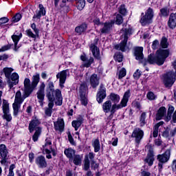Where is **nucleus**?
<instances>
[{
	"label": "nucleus",
	"mask_w": 176,
	"mask_h": 176,
	"mask_svg": "<svg viewBox=\"0 0 176 176\" xmlns=\"http://www.w3.org/2000/svg\"><path fill=\"white\" fill-rule=\"evenodd\" d=\"M131 94L130 92V89H128L124 94L121 99L119 104H113L111 100H107L105 102L102 104V111L104 113H109L112 116L115 115L116 111H119V109H122V108H126L127 107V102H129V99Z\"/></svg>",
	"instance_id": "f257e3e1"
},
{
	"label": "nucleus",
	"mask_w": 176,
	"mask_h": 176,
	"mask_svg": "<svg viewBox=\"0 0 176 176\" xmlns=\"http://www.w3.org/2000/svg\"><path fill=\"white\" fill-rule=\"evenodd\" d=\"M46 97L47 100H55L56 105H63V95L58 89H54V83L50 81L46 89Z\"/></svg>",
	"instance_id": "f03ea898"
},
{
	"label": "nucleus",
	"mask_w": 176,
	"mask_h": 176,
	"mask_svg": "<svg viewBox=\"0 0 176 176\" xmlns=\"http://www.w3.org/2000/svg\"><path fill=\"white\" fill-rule=\"evenodd\" d=\"M32 93L28 89L24 87V93L21 95V91H18L15 94L14 102L12 104L14 116L19 115V110L21 107V104L24 102L25 98L30 97Z\"/></svg>",
	"instance_id": "7ed1b4c3"
},
{
	"label": "nucleus",
	"mask_w": 176,
	"mask_h": 176,
	"mask_svg": "<svg viewBox=\"0 0 176 176\" xmlns=\"http://www.w3.org/2000/svg\"><path fill=\"white\" fill-rule=\"evenodd\" d=\"M170 56V50H159L157 51V56H153L149 55L147 59V63L149 64H157V65H163L166 58Z\"/></svg>",
	"instance_id": "20e7f679"
},
{
	"label": "nucleus",
	"mask_w": 176,
	"mask_h": 176,
	"mask_svg": "<svg viewBox=\"0 0 176 176\" xmlns=\"http://www.w3.org/2000/svg\"><path fill=\"white\" fill-rule=\"evenodd\" d=\"M41 124V120H38L36 117L34 116L29 124V131L30 133H33L34 130V133L32 135V140L34 142H38L41 135L42 134V128L38 126Z\"/></svg>",
	"instance_id": "39448f33"
},
{
	"label": "nucleus",
	"mask_w": 176,
	"mask_h": 176,
	"mask_svg": "<svg viewBox=\"0 0 176 176\" xmlns=\"http://www.w3.org/2000/svg\"><path fill=\"white\" fill-rule=\"evenodd\" d=\"M121 32L124 33V40L121 41L119 45H115V49L116 50H121V52H126L129 50L130 47H132L133 45L127 46V41H129V36L133 34V30L131 28H122Z\"/></svg>",
	"instance_id": "423d86ee"
},
{
	"label": "nucleus",
	"mask_w": 176,
	"mask_h": 176,
	"mask_svg": "<svg viewBox=\"0 0 176 176\" xmlns=\"http://www.w3.org/2000/svg\"><path fill=\"white\" fill-rule=\"evenodd\" d=\"M40 80L41 75L38 73H35L32 77V82L30 78H25L23 81L24 88L32 94V91L38 87Z\"/></svg>",
	"instance_id": "0eeeda50"
},
{
	"label": "nucleus",
	"mask_w": 176,
	"mask_h": 176,
	"mask_svg": "<svg viewBox=\"0 0 176 176\" xmlns=\"http://www.w3.org/2000/svg\"><path fill=\"white\" fill-rule=\"evenodd\" d=\"M173 68L175 72H169L162 76V80L166 87H171L175 82L176 76V60L173 63Z\"/></svg>",
	"instance_id": "6e6552de"
},
{
	"label": "nucleus",
	"mask_w": 176,
	"mask_h": 176,
	"mask_svg": "<svg viewBox=\"0 0 176 176\" xmlns=\"http://www.w3.org/2000/svg\"><path fill=\"white\" fill-rule=\"evenodd\" d=\"M3 113L2 118L4 120H6V122H12V114H10V111L9 109V102H8V100H3Z\"/></svg>",
	"instance_id": "1a4fd4ad"
},
{
	"label": "nucleus",
	"mask_w": 176,
	"mask_h": 176,
	"mask_svg": "<svg viewBox=\"0 0 176 176\" xmlns=\"http://www.w3.org/2000/svg\"><path fill=\"white\" fill-rule=\"evenodd\" d=\"M107 98V89L103 85V84H100L98 91L96 95V100L98 104H101L104 100Z\"/></svg>",
	"instance_id": "9d476101"
},
{
	"label": "nucleus",
	"mask_w": 176,
	"mask_h": 176,
	"mask_svg": "<svg viewBox=\"0 0 176 176\" xmlns=\"http://www.w3.org/2000/svg\"><path fill=\"white\" fill-rule=\"evenodd\" d=\"M8 148L5 144H0V163L1 165L6 164L8 162Z\"/></svg>",
	"instance_id": "9b49d317"
},
{
	"label": "nucleus",
	"mask_w": 176,
	"mask_h": 176,
	"mask_svg": "<svg viewBox=\"0 0 176 176\" xmlns=\"http://www.w3.org/2000/svg\"><path fill=\"white\" fill-rule=\"evenodd\" d=\"M31 28L33 30L34 32L31 29L26 30V34L29 36V38H32V39H36V38H39V29L36 28V24L32 23Z\"/></svg>",
	"instance_id": "f8f14e48"
},
{
	"label": "nucleus",
	"mask_w": 176,
	"mask_h": 176,
	"mask_svg": "<svg viewBox=\"0 0 176 176\" xmlns=\"http://www.w3.org/2000/svg\"><path fill=\"white\" fill-rule=\"evenodd\" d=\"M131 137L132 138H135L136 144H140L141 140L144 138V131L141 130L140 128H136L133 130Z\"/></svg>",
	"instance_id": "ddd939ff"
},
{
	"label": "nucleus",
	"mask_w": 176,
	"mask_h": 176,
	"mask_svg": "<svg viewBox=\"0 0 176 176\" xmlns=\"http://www.w3.org/2000/svg\"><path fill=\"white\" fill-rule=\"evenodd\" d=\"M69 72L68 69L63 70L56 74V79H59V86L63 89L64 83L67 80V75Z\"/></svg>",
	"instance_id": "4468645a"
},
{
	"label": "nucleus",
	"mask_w": 176,
	"mask_h": 176,
	"mask_svg": "<svg viewBox=\"0 0 176 176\" xmlns=\"http://www.w3.org/2000/svg\"><path fill=\"white\" fill-rule=\"evenodd\" d=\"M45 87H46L45 82H41L36 92L37 98L40 104H42L45 100Z\"/></svg>",
	"instance_id": "2eb2a0df"
},
{
	"label": "nucleus",
	"mask_w": 176,
	"mask_h": 176,
	"mask_svg": "<svg viewBox=\"0 0 176 176\" xmlns=\"http://www.w3.org/2000/svg\"><path fill=\"white\" fill-rule=\"evenodd\" d=\"M80 60L83 61V63L81 65V68H89L94 63V58L93 57H90L89 59H87V56L86 54H83L80 56Z\"/></svg>",
	"instance_id": "dca6fc26"
},
{
	"label": "nucleus",
	"mask_w": 176,
	"mask_h": 176,
	"mask_svg": "<svg viewBox=\"0 0 176 176\" xmlns=\"http://www.w3.org/2000/svg\"><path fill=\"white\" fill-rule=\"evenodd\" d=\"M35 163L39 168H46V167H47L46 158H45V156L43 155L36 157L35 159Z\"/></svg>",
	"instance_id": "f3484780"
},
{
	"label": "nucleus",
	"mask_w": 176,
	"mask_h": 176,
	"mask_svg": "<svg viewBox=\"0 0 176 176\" xmlns=\"http://www.w3.org/2000/svg\"><path fill=\"white\" fill-rule=\"evenodd\" d=\"M54 129L56 131H64V126L65 123L64 122V119L58 118L56 122H54Z\"/></svg>",
	"instance_id": "a211bd4d"
},
{
	"label": "nucleus",
	"mask_w": 176,
	"mask_h": 176,
	"mask_svg": "<svg viewBox=\"0 0 176 176\" xmlns=\"http://www.w3.org/2000/svg\"><path fill=\"white\" fill-rule=\"evenodd\" d=\"M80 98L82 105H87V98L86 97V87L81 85L80 87Z\"/></svg>",
	"instance_id": "6ab92c4d"
},
{
	"label": "nucleus",
	"mask_w": 176,
	"mask_h": 176,
	"mask_svg": "<svg viewBox=\"0 0 176 176\" xmlns=\"http://www.w3.org/2000/svg\"><path fill=\"white\" fill-rule=\"evenodd\" d=\"M89 49L95 58L96 60H101V56L100 55V48L97 47L96 44H91Z\"/></svg>",
	"instance_id": "aec40b11"
},
{
	"label": "nucleus",
	"mask_w": 176,
	"mask_h": 176,
	"mask_svg": "<svg viewBox=\"0 0 176 176\" xmlns=\"http://www.w3.org/2000/svg\"><path fill=\"white\" fill-rule=\"evenodd\" d=\"M133 54L136 60H139V61H141V60L144 59V54L142 53L144 52V47H135L133 49Z\"/></svg>",
	"instance_id": "412c9836"
},
{
	"label": "nucleus",
	"mask_w": 176,
	"mask_h": 176,
	"mask_svg": "<svg viewBox=\"0 0 176 176\" xmlns=\"http://www.w3.org/2000/svg\"><path fill=\"white\" fill-rule=\"evenodd\" d=\"M170 155H171V152L170 151V150H166L165 151V153L162 155H158L157 160H159L160 163H167V162H168L170 159Z\"/></svg>",
	"instance_id": "4be33fe9"
},
{
	"label": "nucleus",
	"mask_w": 176,
	"mask_h": 176,
	"mask_svg": "<svg viewBox=\"0 0 176 176\" xmlns=\"http://www.w3.org/2000/svg\"><path fill=\"white\" fill-rule=\"evenodd\" d=\"M39 10L36 11V14L33 16V20L39 19L42 17V16H46V10L43 5L39 4L38 5Z\"/></svg>",
	"instance_id": "5701e85b"
},
{
	"label": "nucleus",
	"mask_w": 176,
	"mask_h": 176,
	"mask_svg": "<svg viewBox=\"0 0 176 176\" xmlns=\"http://www.w3.org/2000/svg\"><path fill=\"white\" fill-rule=\"evenodd\" d=\"M113 24H115V21L104 23L103 28L100 30L101 34H108L112 29Z\"/></svg>",
	"instance_id": "b1692460"
},
{
	"label": "nucleus",
	"mask_w": 176,
	"mask_h": 176,
	"mask_svg": "<svg viewBox=\"0 0 176 176\" xmlns=\"http://www.w3.org/2000/svg\"><path fill=\"white\" fill-rule=\"evenodd\" d=\"M168 26L171 30H174L176 27V12L171 13L169 16V19L168 21Z\"/></svg>",
	"instance_id": "393cba45"
},
{
	"label": "nucleus",
	"mask_w": 176,
	"mask_h": 176,
	"mask_svg": "<svg viewBox=\"0 0 176 176\" xmlns=\"http://www.w3.org/2000/svg\"><path fill=\"white\" fill-rule=\"evenodd\" d=\"M11 81L8 82V85L10 89H12L14 85H17L19 83V74L17 73H13L11 76H10Z\"/></svg>",
	"instance_id": "a878e982"
},
{
	"label": "nucleus",
	"mask_w": 176,
	"mask_h": 176,
	"mask_svg": "<svg viewBox=\"0 0 176 176\" xmlns=\"http://www.w3.org/2000/svg\"><path fill=\"white\" fill-rule=\"evenodd\" d=\"M90 85L94 89H96L98 85H100V78L97 76V74H94L90 77Z\"/></svg>",
	"instance_id": "bb28decb"
},
{
	"label": "nucleus",
	"mask_w": 176,
	"mask_h": 176,
	"mask_svg": "<svg viewBox=\"0 0 176 176\" xmlns=\"http://www.w3.org/2000/svg\"><path fill=\"white\" fill-rule=\"evenodd\" d=\"M22 36H23V34L21 33H20L19 35L13 34L12 36V39L14 43V52H17V50L20 49V45H17V44L19 43V41H20V39H21Z\"/></svg>",
	"instance_id": "cd10ccee"
},
{
	"label": "nucleus",
	"mask_w": 176,
	"mask_h": 176,
	"mask_svg": "<svg viewBox=\"0 0 176 176\" xmlns=\"http://www.w3.org/2000/svg\"><path fill=\"white\" fill-rule=\"evenodd\" d=\"M48 107L45 108V113L46 116L50 117L52 116V113L53 112V107H54V101H56V100H48Z\"/></svg>",
	"instance_id": "c85d7f7f"
},
{
	"label": "nucleus",
	"mask_w": 176,
	"mask_h": 176,
	"mask_svg": "<svg viewBox=\"0 0 176 176\" xmlns=\"http://www.w3.org/2000/svg\"><path fill=\"white\" fill-rule=\"evenodd\" d=\"M64 153L65 156L67 157V159L69 160V161H72V159H74V157L75 156V153H76V151L72 148H66L64 151Z\"/></svg>",
	"instance_id": "c756f323"
},
{
	"label": "nucleus",
	"mask_w": 176,
	"mask_h": 176,
	"mask_svg": "<svg viewBox=\"0 0 176 176\" xmlns=\"http://www.w3.org/2000/svg\"><path fill=\"white\" fill-rule=\"evenodd\" d=\"M167 112V110L166 109V107H162L159 109L157 116H156V120H162L164 116H166V113Z\"/></svg>",
	"instance_id": "7c9ffc66"
},
{
	"label": "nucleus",
	"mask_w": 176,
	"mask_h": 176,
	"mask_svg": "<svg viewBox=\"0 0 176 176\" xmlns=\"http://www.w3.org/2000/svg\"><path fill=\"white\" fill-rule=\"evenodd\" d=\"M87 30V24L82 23L80 25L76 27L75 31L78 35H82Z\"/></svg>",
	"instance_id": "2f4dec72"
},
{
	"label": "nucleus",
	"mask_w": 176,
	"mask_h": 176,
	"mask_svg": "<svg viewBox=\"0 0 176 176\" xmlns=\"http://www.w3.org/2000/svg\"><path fill=\"white\" fill-rule=\"evenodd\" d=\"M52 142L50 140H46V142L44 146H43V150L46 153H47L46 157L47 159H52V155H50V150L46 146H49V148H51Z\"/></svg>",
	"instance_id": "473e14b6"
},
{
	"label": "nucleus",
	"mask_w": 176,
	"mask_h": 176,
	"mask_svg": "<svg viewBox=\"0 0 176 176\" xmlns=\"http://www.w3.org/2000/svg\"><path fill=\"white\" fill-rule=\"evenodd\" d=\"M109 99L110 101L113 102V104H119V102L120 101V96L115 93H111L109 95Z\"/></svg>",
	"instance_id": "72a5a7b5"
},
{
	"label": "nucleus",
	"mask_w": 176,
	"mask_h": 176,
	"mask_svg": "<svg viewBox=\"0 0 176 176\" xmlns=\"http://www.w3.org/2000/svg\"><path fill=\"white\" fill-rule=\"evenodd\" d=\"M82 123H83V118H79L76 120H73L72 122V125L75 129V131H78V129L82 126Z\"/></svg>",
	"instance_id": "f704fd0d"
},
{
	"label": "nucleus",
	"mask_w": 176,
	"mask_h": 176,
	"mask_svg": "<svg viewBox=\"0 0 176 176\" xmlns=\"http://www.w3.org/2000/svg\"><path fill=\"white\" fill-rule=\"evenodd\" d=\"M82 159H83L82 155L76 154L73 157L72 161L76 166H80V164H82Z\"/></svg>",
	"instance_id": "c9c22d12"
},
{
	"label": "nucleus",
	"mask_w": 176,
	"mask_h": 176,
	"mask_svg": "<svg viewBox=\"0 0 176 176\" xmlns=\"http://www.w3.org/2000/svg\"><path fill=\"white\" fill-rule=\"evenodd\" d=\"M76 3L77 6V9L78 10H83L85 6H86V1L85 0H76Z\"/></svg>",
	"instance_id": "e433bc0d"
},
{
	"label": "nucleus",
	"mask_w": 176,
	"mask_h": 176,
	"mask_svg": "<svg viewBox=\"0 0 176 176\" xmlns=\"http://www.w3.org/2000/svg\"><path fill=\"white\" fill-rule=\"evenodd\" d=\"M169 14H170V10L166 7L160 9V17H168Z\"/></svg>",
	"instance_id": "4c0bfd02"
},
{
	"label": "nucleus",
	"mask_w": 176,
	"mask_h": 176,
	"mask_svg": "<svg viewBox=\"0 0 176 176\" xmlns=\"http://www.w3.org/2000/svg\"><path fill=\"white\" fill-rule=\"evenodd\" d=\"M92 146L94 148V152H100V140L96 139L92 141Z\"/></svg>",
	"instance_id": "58836bf2"
},
{
	"label": "nucleus",
	"mask_w": 176,
	"mask_h": 176,
	"mask_svg": "<svg viewBox=\"0 0 176 176\" xmlns=\"http://www.w3.org/2000/svg\"><path fill=\"white\" fill-rule=\"evenodd\" d=\"M3 73L5 74L6 78H8V79H10V75L14 69L12 67H4L3 69Z\"/></svg>",
	"instance_id": "ea45409f"
},
{
	"label": "nucleus",
	"mask_w": 176,
	"mask_h": 176,
	"mask_svg": "<svg viewBox=\"0 0 176 176\" xmlns=\"http://www.w3.org/2000/svg\"><path fill=\"white\" fill-rule=\"evenodd\" d=\"M82 170L84 171H89L90 170V160H89L88 157H85V161H84V165L82 167Z\"/></svg>",
	"instance_id": "a19ab883"
},
{
	"label": "nucleus",
	"mask_w": 176,
	"mask_h": 176,
	"mask_svg": "<svg viewBox=\"0 0 176 176\" xmlns=\"http://www.w3.org/2000/svg\"><path fill=\"white\" fill-rule=\"evenodd\" d=\"M162 124H163V122L161 121L155 125L153 132V136L154 137V138H156V137H157V135L159 134V127H160Z\"/></svg>",
	"instance_id": "79ce46f5"
},
{
	"label": "nucleus",
	"mask_w": 176,
	"mask_h": 176,
	"mask_svg": "<svg viewBox=\"0 0 176 176\" xmlns=\"http://www.w3.org/2000/svg\"><path fill=\"white\" fill-rule=\"evenodd\" d=\"M114 16H116L115 20L113 21L114 23H116L117 25H120L121 24H122L123 16H122L120 14H116Z\"/></svg>",
	"instance_id": "37998d69"
},
{
	"label": "nucleus",
	"mask_w": 176,
	"mask_h": 176,
	"mask_svg": "<svg viewBox=\"0 0 176 176\" xmlns=\"http://www.w3.org/2000/svg\"><path fill=\"white\" fill-rule=\"evenodd\" d=\"M151 21H152V20L148 18L146 15H143L140 19L142 25H146V24H150Z\"/></svg>",
	"instance_id": "c03bdc74"
},
{
	"label": "nucleus",
	"mask_w": 176,
	"mask_h": 176,
	"mask_svg": "<svg viewBox=\"0 0 176 176\" xmlns=\"http://www.w3.org/2000/svg\"><path fill=\"white\" fill-rule=\"evenodd\" d=\"M145 119H146V113L143 112L140 118V122L141 126H145V124H146V121L145 120Z\"/></svg>",
	"instance_id": "a18cd8bd"
},
{
	"label": "nucleus",
	"mask_w": 176,
	"mask_h": 176,
	"mask_svg": "<svg viewBox=\"0 0 176 176\" xmlns=\"http://www.w3.org/2000/svg\"><path fill=\"white\" fill-rule=\"evenodd\" d=\"M167 41V38H166L165 36L162 38L160 45L162 49H167V47H168V41Z\"/></svg>",
	"instance_id": "49530a36"
},
{
	"label": "nucleus",
	"mask_w": 176,
	"mask_h": 176,
	"mask_svg": "<svg viewBox=\"0 0 176 176\" xmlns=\"http://www.w3.org/2000/svg\"><path fill=\"white\" fill-rule=\"evenodd\" d=\"M145 163H147L148 166H152L153 164V162H155V158L153 155H148L146 158L144 160Z\"/></svg>",
	"instance_id": "de8ad7c7"
},
{
	"label": "nucleus",
	"mask_w": 176,
	"mask_h": 176,
	"mask_svg": "<svg viewBox=\"0 0 176 176\" xmlns=\"http://www.w3.org/2000/svg\"><path fill=\"white\" fill-rule=\"evenodd\" d=\"M174 109H175L174 107L169 106V107L168 109L167 116H166L167 120H171V115H173V113L174 112Z\"/></svg>",
	"instance_id": "09e8293b"
},
{
	"label": "nucleus",
	"mask_w": 176,
	"mask_h": 176,
	"mask_svg": "<svg viewBox=\"0 0 176 176\" xmlns=\"http://www.w3.org/2000/svg\"><path fill=\"white\" fill-rule=\"evenodd\" d=\"M118 12L122 16H126V14H127V10L126 9V6L123 4L118 8Z\"/></svg>",
	"instance_id": "8fccbe9b"
},
{
	"label": "nucleus",
	"mask_w": 176,
	"mask_h": 176,
	"mask_svg": "<svg viewBox=\"0 0 176 176\" xmlns=\"http://www.w3.org/2000/svg\"><path fill=\"white\" fill-rule=\"evenodd\" d=\"M145 15L146 17L149 18L150 20H152L153 19V9L149 8L146 10Z\"/></svg>",
	"instance_id": "3c124183"
},
{
	"label": "nucleus",
	"mask_w": 176,
	"mask_h": 176,
	"mask_svg": "<svg viewBox=\"0 0 176 176\" xmlns=\"http://www.w3.org/2000/svg\"><path fill=\"white\" fill-rule=\"evenodd\" d=\"M114 57L116 61H118V63H122L123 61V54H122V53H116Z\"/></svg>",
	"instance_id": "603ef678"
},
{
	"label": "nucleus",
	"mask_w": 176,
	"mask_h": 176,
	"mask_svg": "<svg viewBox=\"0 0 176 176\" xmlns=\"http://www.w3.org/2000/svg\"><path fill=\"white\" fill-rule=\"evenodd\" d=\"M126 71L124 68L121 69V70L118 72V79H123L124 76H126Z\"/></svg>",
	"instance_id": "864d4df0"
},
{
	"label": "nucleus",
	"mask_w": 176,
	"mask_h": 176,
	"mask_svg": "<svg viewBox=\"0 0 176 176\" xmlns=\"http://www.w3.org/2000/svg\"><path fill=\"white\" fill-rule=\"evenodd\" d=\"M14 168H16V165L11 164L10 166L9 173H8V175L7 176H14V172L13 171V170H14Z\"/></svg>",
	"instance_id": "5fc2aeb1"
},
{
	"label": "nucleus",
	"mask_w": 176,
	"mask_h": 176,
	"mask_svg": "<svg viewBox=\"0 0 176 176\" xmlns=\"http://www.w3.org/2000/svg\"><path fill=\"white\" fill-rule=\"evenodd\" d=\"M132 107L137 108V109H141V102L138 100H134L132 102Z\"/></svg>",
	"instance_id": "6e6d98bb"
},
{
	"label": "nucleus",
	"mask_w": 176,
	"mask_h": 176,
	"mask_svg": "<svg viewBox=\"0 0 176 176\" xmlns=\"http://www.w3.org/2000/svg\"><path fill=\"white\" fill-rule=\"evenodd\" d=\"M12 23H18L21 20V15L20 14H16L14 17L12 19Z\"/></svg>",
	"instance_id": "4d7b16f0"
},
{
	"label": "nucleus",
	"mask_w": 176,
	"mask_h": 176,
	"mask_svg": "<svg viewBox=\"0 0 176 176\" xmlns=\"http://www.w3.org/2000/svg\"><path fill=\"white\" fill-rule=\"evenodd\" d=\"M147 98L150 100H156V95L153 92L150 91L147 94Z\"/></svg>",
	"instance_id": "13d9d810"
},
{
	"label": "nucleus",
	"mask_w": 176,
	"mask_h": 176,
	"mask_svg": "<svg viewBox=\"0 0 176 176\" xmlns=\"http://www.w3.org/2000/svg\"><path fill=\"white\" fill-rule=\"evenodd\" d=\"M140 76H141V72L140 71V69H137L135 72L133 74V78L137 80L140 79Z\"/></svg>",
	"instance_id": "bf43d9fd"
},
{
	"label": "nucleus",
	"mask_w": 176,
	"mask_h": 176,
	"mask_svg": "<svg viewBox=\"0 0 176 176\" xmlns=\"http://www.w3.org/2000/svg\"><path fill=\"white\" fill-rule=\"evenodd\" d=\"M91 167L92 170H97V168H98L99 165H98V164L94 162V160H92L91 163Z\"/></svg>",
	"instance_id": "052dcab7"
},
{
	"label": "nucleus",
	"mask_w": 176,
	"mask_h": 176,
	"mask_svg": "<svg viewBox=\"0 0 176 176\" xmlns=\"http://www.w3.org/2000/svg\"><path fill=\"white\" fill-rule=\"evenodd\" d=\"M9 22V19L7 17H3L0 19V25H2L3 24H6V23Z\"/></svg>",
	"instance_id": "680f3d73"
},
{
	"label": "nucleus",
	"mask_w": 176,
	"mask_h": 176,
	"mask_svg": "<svg viewBox=\"0 0 176 176\" xmlns=\"http://www.w3.org/2000/svg\"><path fill=\"white\" fill-rule=\"evenodd\" d=\"M12 46L10 45H4L0 49V53L2 52H6V50H9Z\"/></svg>",
	"instance_id": "e2e57ef3"
},
{
	"label": "nucleus",
	"mask_w": 176,
	"mask_h": 176,
	"mask_svg": "<svg viewBox=\"0 0 176 176\" xmlns=\"http://www.w3.org/2000/svg\"><path fill=\"white\" fill-rule=\"evenodd\" d=\"M157 46H159V41L155 40V41L153 42L152 48H153L154 50H156V49H157Z\"/></svg>",
	"instance_id": "0e129e2a"
},
{
	"label": "nucleus",
	"mask_w": 176,
	"mask_h": 176,
	"mask_svg": "<svg viewBox=\"0 0 176 176\" xmlns=\"http://www.w3.org/2000/svg\"><path fill=\"white\" fill-rule=\"evenodd\" d=\"M34 157H35V155L34 154V153H29V160L30 163H32V162H34Z\"/></svg>",
	"instance_id": "69168bd1"
},
{
	"label": "nucleus",
	"mask_w": 176,
	"mask_h": 176,
	"mask_svg": "<svg viewBox=\"0 0 176 176\" xmlns=\"http://www.w3.org/2000/svg\"><path fill=\"white\" fill-rule=\"evenodd\" d=\"M95 156H96V155L94 153H93L92 152H91L89 153L88 156H86L85 157H89V159H90V160H91V162H93Z\"/></svg>",
	"instance_id": "338daca9"
},
{
	"label": "nucleus",
	"mask_w": 176,
	"mask_h": 176,
	"mask_svg": "<svg viewBox=\"0 0 176 176\" xmlns=\"http://www.w3.org/2000/svg\"><path fill=\"white\" fill-rule=\"evenodd\" d=\"M68 140H69L70 144H72V145H75V141L74 140L72 135H68Z\"/></svg>",
	"instance_id": "774afa93"
}]
</instances>
